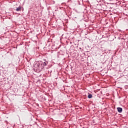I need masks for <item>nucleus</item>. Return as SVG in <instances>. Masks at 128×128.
Here are the masks:
<instances>
[{"label":"nucleus","mask_w":128,"mask_h":128,"mask_svg":"<svg viewBox=\"0 0 128 128\" xmlns=\"http://www.w3.org/2000/svg\"><path fill=\"white\" fill-rule=\"evenodd\" d=\"M92 98V94H89L88 95V98Z\"/></svg>","instance_id":"nucleus-5"},{"label":"nucleus","mask_w":128,"mask_h":128,"mask_svg":"<svg viewBox=\"0 0 128 128\" xmlns=\"http://www.w3.org/2000/svg\"><path fill=\"white\" fill-rule=\"evenodd\" d=\"M54 1H53V2H52V4H54Z\"/></svg>","instance_id":"nucleus-6"},{"label":"nucleus","mask_w":128,"mask_h":128,"mask_svg":"<svg viewBox=\"0 0 128 128\" xmlns=\"http://www.w3.org/2000/svg\"><path fill=\"white\" fill-rule=\"evenodd\" d=\"M117 110L118 112H120V114L122 112V108H120V107H118L117 108Z\"/></svg>","instance_id":"nucleus-3"},{"label":"nucleus","mask_w":128,"mask_h":128,"mask_svg":"<svg viewBox=\"0 0 128 128\" xmlns=\"http://www.w3.org/2000/svg\"><path fill=\"white\" fill-rule=\"evenodd\" d=\"M15 10H16V12H22V6H19Z\"/></svg>","instance_id":"nucleus-4"},{"label":"nucleus","mask_w":128,"mask_h":128,"mask_svg":"<svg viewBox=\"0 0 128 128\" xmlns=\"http://www.w3.org/2000/svg\"><path fill=\"white\" fill-rule=\"evenodd\" d=\"M42 68H44V67L40 62H37L34 65V70L36 72H40L42 70Z\"/></svg>","instance_id":"nucleus-1"},{"label":"nucleus","mask_w":128,"mask_h":128,"mask_svg":"<svg viewBox=\"0 0 128 128\" xmlns=\"http://www.w3.org/2000/svg\"><path fill=\"white\" fill-rule=\"evenodd\" d=\"M40 63L42 64V66L44 68V66H46L48 65V61H45L44 62H40Z\"/></svg>","instance_id":"nucleus-2"}]
</instances>
